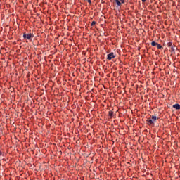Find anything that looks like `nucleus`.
<instances>
[{"instance_id":"1","label":"nucleus","mask_w":180,"mask_h":180,"mask_svg":"<svg viewBox=\"0 0 180 180\" xmlns=\"http://www.w3.org/2000/svg\"><path fill=\"white\" fill-rule=\"evenodd\" d=\"M34 35H33V34H26V32H24L23 34V38L26 40V39H27V40H30L32 38L34 37Z\"/></svg>"},{"instance_id":"2","label":"nucleus","mask_w":180,"mask_h":180,"mask_svg":"<svg viewBox=\"0 0 180 180\" xmlns=\"http://www.w3.org/2000/svg\"><path fill=\"white\" fill-rule=\"evenodd\" d=\"M112 58H115V54L113 52H111L110 53L107 55V60H112Z\"/></svg>"},{"instance_id":"3","label":"nucleus","mask_w":180,"mask_h":180,"mask_svg":"<svg viewBox=\"0 0 180 180\" xmlns=\"http://www.w3.org/2000/svg\"><path fill=\"white\" fill-rule=\"evenodd\" d=\"M172 108H174V109H176V110H180V105L179 104H174V105H173Z\"/></svg>"},{"instance_id":"4","label":"nucleus","mask_w":180,"mask_h":180,"mask_svg":"<svg viewBox=\"0 0 180 180\" xmlns=\"http://www.w3.org/2000/svg\"><path fill=\"white\" fill-rule=\"evenodd\" d=\"M148 124H154V121L152 119L147 120Z\"/></svg>"},{"instance_id":"5","label":"nucleus","mask_w":180,"mask_h":180,"mask_svg":"<svg viewBox=\"0 0 180 180\" xmlns=\"http://www.w3.org/2000/svg\"><path fill=\"white\" fill-rule=\"evenodd\" d=\"M108 116H110V119H112V117H113V111H109Z\"/></svg>"},{"instance_id":"6","label":"nucleus","mask_w":180,"mask_h":180,"mask_svg":"<svg viewBox=\"0 0 180 180\" xmlns=\"http://www.w3.org/2000/svg\"><path fill=\"white\" fill-rule=\"evenodd\" d=\"M115 2L118 6H120L122 5V3L120 2V0H115Z\"/></svg>"},{"instance_id":"7","label":"nucleus","mask_w":180,"mask_h":180,"mask_svg":"<svg viewBox=\"0 0 180 180\" xmlns=\"http://www.w3.org/2000/svg\"><path fill=\"white\" fill-rule=\"evenodd\" d=\"M158 44V43L155 42V41H152L151 42V46H153V47H155V46H157Z\"/></svg>"},{"instance_id":"8","label":"nucleus","mask_w":180,"mask_h":180,"mask_svg":"<svg viewBox=\"0 0 180 180\" xmlns=\"http://www.w3.org/2000/svg\"><path fill=\"white\" fill-rule=\"evenodd\" d=\"M152 120H153L154 122H155V120H157V116L153 115V116H152Z\"/></svg>"},{"instance_id":"9","label":"nucleus","mask_w":180,"mask_h":180,"mask_svg":"<svg viewBox=\"0 0 180 180\" xmlns=\"http://www.w3.org/2000/svg\"><path fill=\"white\" fill-rule=\"evenodd\" d=\"M156 46H157V48L159 49H162V46L161 45H160L159 44H158L156 45Z\"/></svg>"},{"instance_id":"10","label":"nucleus","mask_w":180,"mask_h":180,"mask_svg":"<svg viewBox=\"0 0 180 180\" xmlns=\"http://www.w3.org/2000/svg\"><path fill=\"white\" fill-rule=\"evenodd\" d=\"M95 25H96V22L92 21L91 26H95Z\"/></svg>"},{"instance_id":"11","label":"nucleus","mask_w":180,"mask_h":180,"mask_svg":"<svg viewBox=\"0 0 180 180\" xmlns=\"http://www.w3.org/2000/svg\"><path fill=\"white\" fill-rule=\"evenodd\" d=\"M167 46H168V47H171V46H172V43L168 42Z\"/></svg>"},{"instance_id":"12","label":"nucleus","mask_w":180,"mask_h":180,"mask_svg":"<svg viewBox=\"0 0 180 180\" xmlns=\"http://www.w3.org/2000/svg\"><path fill=\"white\" fill-rule=\"evenodd\" d=\"M171 51H175V48H174V46H172V47L171 48Z\"/></svg>"},{"instance_id":"13","label":"nucleus","mask_w":180,"mask_h":180,"mask_svg":"<svg viewBox=\"0 0 180 180\" xmlns=\"http://www.w3.org/2000/svg\"><path fill=\"white\" fill-rule=\"evenodd\" d=\"M120 2H121V4H124V0H120Z\"/></svg>"},{"instance_id":"14","label":"nucleus","mask_w":180,"mask_h":180,"mask_svg":"<svg viewBox=\"0 0 180 180\" xmlns=\"http://www.w3.org/2000/svg\"><path fill=\"white\" fill-rule=\"evenodd\" d=\"M87 1H88L89 4H91L92 2V1H91V0H87Z\"/></svg>"},{"instance_id":"15","label":"nucleus","mask_w":180,"mask_h":180,"mask_svg":"<svg viewBox=\"0 0 180 180\" xmlns=\"http://www.w3.org/2000/svg\"><path fill=\"white\" fill-rule=\"evenodd\" d=\"M142 1V2H146V1H147V0H141Z\"/></svg>"},{"instance_id":"16","label":"nucleus","mask_w":180,"mask_h":180,"mask_svg":"<svg viewBox=\"0 0 180 180\" xmlns=\"http://www.w3.org/2000/svg\"><path fill=\"white\" fill-rule=\"evenodd\" d=\"M0 154H1V152H0Z\"/></svg>"}]
</instances>
